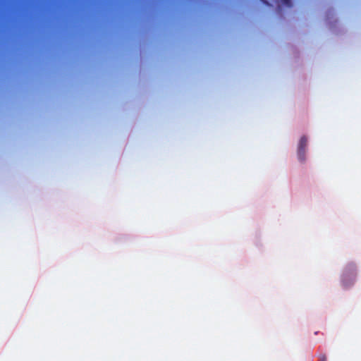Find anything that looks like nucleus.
Here are the masks:
<instances>
[{
  "label": "nucleus",
  "instance_id": "obj_1",
  "mask_svg": "<svg viewBox=\"0 0 361 361\" xmlns=\"http://www.w3.org/2000/svg\"><path fill=\"white\" fill-rule=\"evenodd\" d=\"M356 276V266L354 263L348 264L343 272L342 283L345 288H348L351 285Z\"/></svg>",
  "mask_w": 361,
  "mask_h": 361
},
{
  "label": "nucleus",
  "instance_id": "obj_2",
  "mask_svg": "<svg viewBox=\"0 0 361 361\" xmlns=\"http://www.w3.org/2000/svg\"><path fill=\"white\" fill-rule=\"evenodd\" d=\"M307 146V138L303 135L300 137L298 145V158L300 161L304 162L306 159V150Z\"/></svg>",
  "mask_w": 361,
  "mask_h": 361
},
{
  "label": "nucleus",
  "instance_id": "obj_3",
  "mask_svg": "<svg viewBox=\"0 0 361 361\" xmlns=\"http://www.w3.org/2000/svg\"><path fill=\"white\" fill-rule=\"evenodd\" d=\"M281 3L283 4V5H286V6L288 7H290L292 4H291V1L290 0H281Z\"/></svg>",
  "mask_w": 361,
  "mask_h": 361
},
{
  "label": "nucleus",
  "instance_id": "obj_4",
  "mask_svg": "<svg viewBox=\"0 0 361 361\" xmlns=\"http://www.w3.org/2000/svg\"><path fill=\"white\" fill-rule=\"evenodd\" d=\"M318 361H327V357H326V355L321 354L319 357Z\"/></svg>",
  "mask_w": 361,
  "mask_h": 361
},
{
  "label": "nucleus",
  "instance_id": "obj_5",
  "mask_svg": "<svg viewBox=\"0 0 361 361\" xmlns=\"http://www.w3.org/2000/svg\"><path fill=\"white\" fill-rule=\"evenodd\" d=\"M262 1H263V3H264L265 4H267V5H269V4H268V2H267V1H264V0H262Z\"/></svg>",
  "mask_w": 361,
  "mask_h": 361
}]
</instances>
